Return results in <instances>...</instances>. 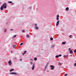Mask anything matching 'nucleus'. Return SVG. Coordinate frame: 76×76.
Wrapping results in <instances>:
<instances>
[{"instance_id":"5701e85b","label":"nucleus","mask_w":76,"mask_h":76,"mask_svg":"<svg viewBox=\"0 0 76 76\" xmlns=\"http://www.w3.org/2000/svg\"><path fill=\"white\" fill-rule=\"evenodd\" d=\"M74 66H76V63L74 64Z\"/></svg>"},{"instance_id":"37998d69","label":"nucleus","mask_w":76,"mask_h":76,"mask_svg":"<svg viewBox=\"0 0 76 76\" xmlns=\"http://www.w3.org/2000/svg\"><path fill=\"white\" fill-rule=\"evenodd\" d=\"M12 51H11V53H12Z\"/></svg>"},{"instance_id":"4468645a","label":"nucleus","mask_w":76,"mask_h":76,"mask_svg":"<svg viewBox=\"0 0 76 76\" xmlns=\"http://www.w3.org/2000/svg\"><path fill=\"white\" fill-rule=\"evenodd\" d=\"M34 60L35 61H36V60H37V58H34Z\"/></svg>"},{"instance_id":"c756f323","label":"nucleus","mask_w":76,"mask_h":76,"mask_svg":"<svg viewBox=\"0 0 76 76\" xmlns=\"http://www.w3.org/2000/svg\"><path fill=\"white\" fill-rule=\"evenodd\" d=\"M30 64H33V63L32 62H31L30 63Z\"/></svg>"},{"instance_id":"423d86ee","label":"nucleus","mask_w":76,"mask_h":76,"mask_svg":"<svg viewBox=\"0 0 76 76\" xmlns=\"http://www.w3.org/2000/svg\"><path fill=\"white\" fill-rule=\"evenodd\" d=\"M59 24V20H58L56 22V26H58Z\"/></svg>"},{"instance_id":"aec40b11","label":"nucleus","mask_w":76,"mask_h":76,"mask_svg":"<svg viewBox=\"0 0 76 76\" xmlns=\"http://www.w3.org/2000/svg\"><path fill=\"white\" fill-rule=\"evenodd\" d=\"M72 37V35H70L69 36V38H72V37Z\"/></svg>"},{"instance_id":"473e14b6","label":"nucleus","mask_w":76,"mask_h":76,"mask_svg":"<svg viewBox=\"0 0 76 76\" xmlns=\"http://www.w3.org/2000/svg\"><path fill=\"white\" fill-rule=\"evenodd\" d=\"M61 55H59V57H61Z\"/></svg>"},{"instance_id":"79ce46f5","label":"nucleus","mask_w":76,"mask_h":76,"mask_svg":"<svg viewBox=\"0 0 76 76\" xmlns=\"http://www.w3.org/2000/svg\"><path fill=\"white\" fill-rule=\"evenodd\" d=\"M71 56H72V55H71Z\"/></svg>"},{"instance_id":"ea45409f","label":"nucleus","mask_w":76,"mask_h":76,"mask_svg":"<svg viewBox=\"0 0 76 76\" xmlns=\"http://www.w3.org/2000/svg\"><path fill=\"white\" fill-rule=\"evenodd\" d=\"M24 54H25V53H23V55Z\"/></svg>"},{"instance_id":"9d476101","label":"nucleus","mask_w":76,"mask_h":76,"mask_svg":"<svg viewBox=\"0 0 76 76\" xmlns=\"http://www.w3.org/2000/svg\"><path fill=\"white\" fill-rule=\"evenodd\" d=\"M66 42H63L62 43V44H64V45L66 44Z\"/></svg>"},{"instance_id":"f257e3e1","label":"nucleus","mask_w":76,"mask_h":76,"mask_svg":"<svg viewBox=\"0 0 76 76\" xmlns=\"http://www.w3.org/2000/svg\"><path fill=\"white\" fill-rule=\"evenodd\" d=\"M50 67H51V70H53L54 69V66L53 65H50Z\"/></svg>"},{"instance_id":"f8f14e48","label":"nucleus","mask_w":76,"mask_h":76,"mask_svg":"<svg viewBox=\"0 0 76 76\" xmlns=\"http://www.w3.org/2000/svg\"><path fill=\"white\" fill-rule=\"evenodd\" d=\"M35 28L36 29H38V27H35Z\"/></svg>"},{"instance_id":"a19ab883","label":"nucleus","mask_w":76,"mask_h":76,"mask_svg":"<svg viewBox=\"0 0 76 76\" xmlns=\"http://www.w3.org/2000/svg\"><path fill=\"white\" fill-rule=\"evenodd\" d=\"M49 64V63H47V64Z\"/></svg>"},{"instance_id":"a211bd4d","label":"nucleus","mask_w":76,"mask_h":76,"mask_svg":"<svg viewBox=\"0 0 76 76\" xmlns=\"http://www.w3.org/2000/svg\"><path fill=\"white\" fill-rule=\"evenodd\" d=\"M50 40H51V41H52V40H53V38L52 37H51L50 38Z\"/></svg>"},{"instance_id":"9b49d317","label":"nucleus","mask_w":76,"mask_h":76,"mask_svg":"<svg viewBox=\"0 0 76 76\" xmlns=\"http://www.w3.org/2000/svg\"><path fill=\"white\" fill-rule=\"evenodd\" d=\"M13 70H14V69H12L10 70V72H12V71H13Z\"/></svg>"},{"instance_id":"7c9ffc66","label":"nucleus","mask_w":76,"mask_h":76,"mask_svg":"<svg viewBox=\"0 0 76 76\" xmlns=\"http://www.w3.org/2000/svg\"><path fill=\"white\" fill-rule=\"evenodd\" d=\"M16 37V35H15L14 36V38H15V37Z\"/></svg>"},{"instance_id":"e433bc0d","label":"nucleus","mask_w":76,"mask_h":76,"mask_svg":"<svg viewBox=\"0 0 76 76\" xmlns=\"http://www.w3.org/2000/svg\"><path fill=\"white\" fill-rule=\"evenodd\" d=\"M53 47H52V48H54V46L53 45Z\"/></svg>"},{"instance_id":"49530a36","label":"nucleus","mask_w":76,"mask_h":76,"mask_svg":"<svg viewBox=\"0 0 76 76\" xmlns=\"http://www.w3.org/2000/svg\"><path fill=\"white\" fill-rule=\"evenodd\" d=\"M67 56H68V55H67Z\"/></svg>"},{"instance_id":"bb28decb","label":"nucleus","mask_w":76,"mask_h":76,"mask_svg":"<svg viewBox=\"0 0 76 76\" xmlns=\"http://www.w3.org/2000/svg\"><path fill=\"white\" fill-rule=\"evenodd\" d=\"M37 26V24H35V26Z\"/></svg>"},{"instance_id":"f03ea898","label":"nucleus","mask_w":76,"mask_h":76,"mask_svg":"<svg viewBox=\"0 0 76 76\" xmlns=\"http://www.w3.org/2000/svg\"><path fill=\"white\" fill-rule=\"evenodd\" d=\"M8 64L10 65H12V62H11V60H9V61L8 62Z\"/></svg>"},{"instance_id":"dca6fc26","label":"nucleus","mask_w":76,"mask_h":76,"mask_svg":"<svg viewBox=\"0 0 76 76\" xmlns=\"http://www.w3.org/2000/svg\"><path fill=\"white\" fill-rule=\"evenodd\" d=\"M66 10H69V7H67L66 8Z\"/></svg>"},{"instance_id":"2eb2a0df","label":"nucleus","mask_w":76,"mask_h":76,"mask_svg":"<svg viewBox=\"0 0 76 76\" xmlns=\"http://www.w3.org/2000/svg\"><path fill=\"white\" fill-rule=\"evenodd\" d=\"M56 58H58V57H59V56L58 55H56Z\"/></svg>"},{"instance_id":"4c0bfd02","label":"nucleus","mask_w":76,"mask_h":76,"mask_svg":"<svg viewBox=\"0 0 76 76\" xmlns=\"http://www.w3.org/2000/svg\"><path fill=\"white\" fill-rule=\"evenodd\" d=\"M12 4V5H14V3H12V4Z\"/></svg>"},{"instance_id":"ddd939ff","label":"nucleus","mask_w":76,"mask_h":76,"mask_svg":"<svg viewBox=\"0 0 76 76\" xmlns=\"http://www.w3.org/2000/svg\"><path fill=\"white\" fill-rule=\"evenodd\" d=\"M26 37H27V38H29V35H27L26 36Z\"/></svg>"},{"instance_id":"c9c22d12","label":"nucleus","mask_w":76,"mask_h":76,"mask_svg":"<svg viewBox=\"0 0 76 76\" xmlns=\"http://www.w3.org/2000/svg\"><path fill=\"white\" fill-rule=\"evenodd\" d=\"M22 59H19L20 61H22Z\"/></svg>"},{"instance_id":"393cba45","label":"nucleus","mask_w":76,"mask_h":76,"mask_svg":"<svg viewBox=\"0 0 76 76\" xmlns=\"http://www.w3.org/2000/svg\"><path fill=\"white\" fill-rule=\"evenodd\" d=\"M23 45V43H21L20 44V45Z\"/></svg>"},{"instance_id":"412c9836","label":"nucleus","mask_w":76,"mask_h":76,"mask_svg":"<svg viewBox=\"0 0 76 76\" xmlns=\"http://www.w3.org/2000/svg\"><path fill=\"white\" fill-rule=\"evenodd\" d=\"M4 7V9H6V7H7V6L6 5V6H5Z\"/></svg>"},{"instance_id":"72a5a7b5","label":"nucleus","mask_w":76,"mask_h":76,"mask_svg":"<svg viewBox=\"0 0 76 76\" xmlns=\"http://www.w3.org/2000/svg\"><path fill=\"white\" fill-rule=\"evenodd\" d=\"M13 30H14L13 29H10V31H13Z\"/></svg>"},{"instance_id":"7ed1b4c3","label":"nucleus","mask_w":76,"mask_h":76,"mask_svg":"<svg viewBox=\"0 0 76 76\" xmlns=\"http://www.w3.org/2000/svg\"><path fill=\"white\" fill-rule=\"evenodd\" d=\"M34 68H35V64H33L32 67L31 69L32 70H34Z\"/></svg>"},{"instance_id":"b1692460","label":"nucleus","mask_w":76,"mask_h":76,"mask_svg":"<svg viewBox=\"0 0 76 76\" xmlns=\"http://www.w3.org/2000/svg\"><path fill=\"white\" fill-rule=\"evenodd\" d=\"M70 50H70V48H69L68 49V51H70Z\"/></svg>"},{"instance_id":"f3484780","label":"nucleus","mask_w":76,"mask_h":76,"mask_svg":"<svg viewBox=\"0 0 76 76\" xmlns=\"http://www.w3.org/2000/svg\"><path fill=\"white\" fill-rule=\"evenodd\" d=\"M8 2L9 3H12V1H9Z\"/></svg>"},{"instance_id":"f704fd0d","label":"nucleus","mask_w":76,"mask_h":76,"mask_svg":"<svg viewBox=\"0 0 76 76\" xmlns=\"http://www.w3.org/2000/svg\"><path fill=\"white\" fill-rule=\"evenodd\" d=\"M32 9V7H30L29 8V9Z\"/></svg>"},{"instance_id":"1a4fd4ad","label":"nucleus","mask_w":76,"mask_h":76,"mask_svg":"<svg viewBox=\"0 0 76 76\" xmlns=\"http://www.w3.org/2000/svg\"><path fill=\"white\" fill-rule=\"evenodd\" d=\"M7 4H6V3H5L2 6L3 7H4V6H6Z\"/></svg>"},{"instance_id":"6e6552de","label":"nucleus","mask_w":76,"mask_h":76,"mask_svg":"<svg viewBox=\"0 0 76 76\" xmlns=\"http://www.w3.org/2000/svg\"><path fill=\"white\" fill-rule=\"evenodd\" d=\"M69 51V53H70V54H73V52L72 50H70Z\"/></svg>"},{"instance_id":"a878e982","label":"nucleus","mask_w":76,"mask_h":76,"mask_svg":"<svg viewBox=\"0 0 76 76\" xmlns=\"http://www.w3.org/2000/svg\"><path fill=\"white\" fill-rule=\"evenodd\" d=\"M67 74H65L64 76H67Z\"/></svg>"},{"instance_id":"a18cd8bd","label":"nucleus","mask_w":76,"mask_h":76,"mask_svg":"<svg viewBox=\"0 0 76 76\" xmlns=\"http://www.w3.org/2000/svg\"><path fill=\"white\" fill-rule=\"evenodd\" d=\"M75 61V62H76V61Z\"/></svg>"},{"instance_id":"6ab92c4d","label":"nucleus","mask_w":76,"mask_h":76,"mask_svg":"<svg viewBox=\"0 0 76 76\" xmlns=\"http://www.w3.org/2000/svg\"><path fill=\"white\" fill-rule=\"evenodd\" d=\"M12 47L13 48H16V46L15 45H13Z\"/></svg>"},{"instance_id":"c85d7f7f","label":"nucleus","mask_w":76,"mask_h":76,"mask_svg":"<svg viewBox=\"0 0 76 76\" xmlns=\"http://www.w3.org/2000/svg\"><path fill=\"white\" fill-rule=\"evenodd\" d=\"M66 57V55L64 56V57L65 58Z\"/></svg>"},{"instance_id":"20e7f679","label":"nucleus","mask_w":76,"mask_h":76,"mask_svg":"<svg viewBox=\"0 0 76 76\" xmlns=\"http://www.w3.org/2000/svg\"><path fill=\"white\" fill-rule=\"evenodd\" d=\"M59 17V15H57L56 16V19L57 20H58L59 19V18H58V17Z\"/></svg>"},{"instance_id":"2f4dec72","label":"nucleus","mask_w":76,"mask_h":76,"mask_svg":"<svg viewBox=\"0 0 76 76\" xmlns=\"http://www.w3.org/2000/svg\"><path fill=\"white\" fill-rule=\"evenodd\" d=\"M26 53V51H25V52H24V54H25V53Z\"/></svg>"},{"instance_id":"39448f33","label":"nucleus","mask_w":76,"mask_h":76,"mask_svg":"<svg viewBox=\"0 0 76 76\" xmlns=\"http://www.w3.org/2000/svg\"><path fill=\"white\" fill-rule=\"evenodd\" d=\"M16 73L11 72L10 73V75H16Z\"/></svg>"},{"instance_id":"58836bf2","label":"nucleus","mask_w":76,"mask_h":76,"mask_svg":"<svg viewBox=\"0 0 76 76\" xmlns=\"http://www.w3.org/2000/svg\"><path fill=\"white\" fill-rule=\"evenodd\" d=\"M6 31V30H4V32H5Z\"/></svg>"},{"instance_id":"4be33fe9","label":"nucleus","mask_w":76,"mask_h":76,"mask_svg":"<svg viewBox=\"0 0 76 76\" xmlns=\"http://www.w3.org/2000/svg\"><path fill=\"white\" fill-rule=\"evenodd\" d=\"M22 32H25V31L24 30H23L22 31Z\"/></svg>"},{"instance_id":"cd10ccee","label":"nucleus","mask_w":76,"mask_h":76,"mask_svg":"<svg viewBox=\"0 0 76 76\" xmlns=\"http://www.w3.org/2000/svg\"><path fill=\"white\" fill-rule=\"evenodd\" d=\"M74 52L76 53V49H75V50H74Z\"/></svg>"},{"instance_id":"c03bdc74","label":"nucleus","mask_w":76,"mask_h":76,"mask_svg":"<svg viewBox=\"0 0 76 76\" xmlns=\"http://www.w3.org/2000/svg\"><path fill=\"white\" fill-rule=\"evenodd\" d=\"M31 60V61H33L32 60Z\"/></svg>"},{"instance_id":"0eeeda50","label":"nucleus","mask_w":76,"mask_h":76,"mask_svg":"<svg viewBox=\"0 0 76 76\" xmlns=\"http://www.w3.org/2000/svg\"><path fill=\"white\" fill-rule=\"evenodd\" d=\"M3 8H4V7L2 5L0 8L1 10H3Z\"/></svg>"}]
</instances>
